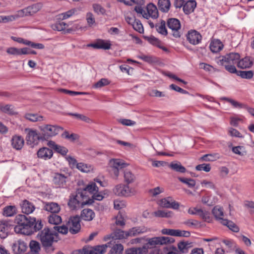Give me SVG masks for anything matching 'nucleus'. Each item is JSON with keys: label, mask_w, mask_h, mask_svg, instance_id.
Returning <instances> with one entry per match:
<instances>
[{"label": "nucleus", "mask_w": 254, "mask_h": 254, "mask_svg": "<svg viewBox=\"0 0 254 254\" xmlns=\"http://www.w3.org/2000/svg\"><path fill=\"white\" fill-rule=\"evenodd\" d=\"M159 205L163 208H172L177 210L179 208L180 203L174 200L172 197L169 196L160 199Z\"/></svg>", "instance_id": "1a4fd4ad"}, {"label": "nucleus", "mask_w": 254, "mask_h": 254, "mask_svg": "<svg viewBox=\"0 0 254 254\" xmlns=\"http://www.w3.org/2000/svg\"><path fill=\"white\" fill-rule=\"evenodd\" d=\"M169 167L173 171L178 173H185L187 171L186 168L178 161L172 162L169 165Z\"/></svg>", "instance_id": "393cba45"}, {"label": "nucleus", "mask_w": 254, "mask_h": 254, "mask_svg": "<svg viewBox=\"0 0 254 254\" xmlns=\"http://www.w3.org/2000/svg\"><path fill=\"white\" fill-rule=\"evenodd\" d=\"M178 180L182 183L186 184L188 187L192 188L195 185V181L190 178L178 177Z\"/></svg>", "instance_id": "a18cd8bd"}, {"label": "nucleus", "mask_w": 254, "mask_h": 254, "mask_svg": "<svg viewBox=\"0 0 254 254\" xmlns=\"http://www.w3.org/2000/svg\"><path fill=\"white\" fill-rule=\"evenodd\" d=\"M67 177L62 174L57 173L55 174L53 183L57 187H63L65 185Z\"/></svg>", "instance_id": "f3484780"}, {"label": "nucleus", "mask_w": 254, "mask_h": 254, "mask_svg": "<svg viewBox=\"0 0 254 254\" xmlns=\"http://www.w3.org/2000/svg\"><path fill=\"white\" fill-rule=\"evenodd\" d=\"M168 27L171 30L174 37L178 38L181 36V23L179 19L175 18H170L166 22Z\"/></svg>", "instance_id": "0eeeda50"}, {"label": "nucleus", "mask_w": 254, "mask_h": 254, "mask_svg": "<svg viewBox=\"0 0 254 254\" xmlns=\"http://www.w3.org/2000/svg\"><path fill=\"white\" fill-rule=\"evenodd\" d=\"M78 190L84 191L83 193H84L86 199H90L88 194L92 195L95 192L98 191V188L94 182L90 183L83 189H79Z\"/></svg>", "instance_id": "2eb2a0df"}, {"label": "nucleus", "mask_w": 254, "mask_h": 254, "mask_svg": "<svg viewBox=\"0 0 254 254\" xmlns=\"http://www.w3.org/2000/svg\"><path fill=\"white\" fill-rule=\"evenodd\" d=\"M35 209V207L32 202L27 200L23 201L22 204H21V209L23 213L26 214H30L33 212Z\"/></svg>", "instance_id": "b1692460"}, {"label": "nucleus", "mask_w": 254, "mask_h": 254, "mask_svg": "<svg viewBox=\"0 0 254 254\" xmlns=\"http://www.w3.org/2000/svg\"><path fill=\"white\" fill-rule=\"evenodd\" d=\"M58 91L60 92H62L64 94H69L71 96H75V95H83V94H87V93H86V92L71 91V90H69L67 89H63V88H60L58 89Z\"/></svg>", "instance_id": "5fc2aeb1"}, {"label": "nucleus", "mask_w": 254, "mask_h": 254, "mask_svg": "<svg viewBox=\"0 0 254 254\" xmlns=\"http://www.w3.org/2000/svg\"><path fill=\"white\" fill-rule=\"evenodd\" d=\"M133 28L140 33H142L144 32V29L142 24L139 20L135 19L133 22L131 24Z\"/></svg>", "instance_id": "49530a36"}, {"label": "nucleus", "mask_w": 254, "mask_h": 254, "mask_svg": "<svg viewBox=\"0 0 254 254\" xmlns=\"http://www.w3.org/2000/svg\"><path fill=\"white\" fill-rule=\"evenodd\" d=\"M26 131H28L26 141L27 144L30 145L31 147L37 145L40 140H44L42 133L38 134L36 130L30 129H26Z\"/></svg>", "instance_id": "423d86ee"}, {"label": "nucleus", "mask_w": 254, "mask_h": 254, "mask_svg": "<svg viewBox=\"0 0 254 254\" xmlns=\"http://www.w3.org/2000/svg\"><path fill=\"white\" fill-rule=\"evenodd\" d=\"M25 118L26 119L33 122L41 121L43 120V117L41 116H39L37 114L27 113L25 115Z\"/></svg>", "instance_id": "c03bdc74"}, {"label": "nucleus", "mask_w": 254, "mask_h": 254, "mask_svg": "<svg viewBox=\"0 0 254 254\" xmlns=\"http://www.w3.org/2000/svg\"><path fill=\"white\" fill-rule=\"evenodd\" d=\"M253 72L252 70L242 71L239 70L237 72V75L241 76L243 78L251 79L253 76Z\"/></svg>", "instance_id": "09e8293b"}, {"label": "nucleus", "mask_w": 254, "mask_h": 254, "mask_svg": "<svg viewBox=\"0 0 254 254\" xmlns=\"http://www.w3.org/2000/svg\"><path fill=\"white\" fill-rule=\"evenodd\" d=\"M159 245L172 244L175 242V239L169 237H158Z\"/></svg>", "instance_id": "3c124183"}, {"label": "nucleus", "mask_w": 254, "mask_h": 254, "mask_svg": "<svg viewBox=\"0 0 254 254\" xmlns=\"http://www.w3.org/2000/svg\"><path fill=\"white\" fill-rule=\"evenodd\" d=\"M221 224L223 225L226 226L230 230L234 232H238L239 231V227L235 224L233 222L228 220V219L222 220Z\"/></svg>", "instance_id": "72a5a7b5"}, {"label": "nucleus", "mask_w": 254, "mask_h": 254, "mask_svg": "<svg viewBox=\"0 0 254 254\" xmlns=\"http://www.w3.org/2000/svg\"><path fill=\"white\" fill-rule=\"evenodd\" d=\"M178 250L181 254H187L192 247V243L188 241H181L178 243Z\"/></svg>", "instance_id": "412c9836"}, {"label": "nucleus", "mask_w": 254, "mask_h": 254, "mask_svg": "<svg viewBox=\"0 0 254 254\" xmlns=\"http://www.w3.org/2000/svg\"><path fill=\"white\" fill-rule=\"evenodd\" d=\"M13 251L17 254H21L25 252L27 249L26 244L23 241H18V244H15L13 246Z\"/></svg>", "instance_id": "bb28decb"}, {"label": "nucleus", "mask_w": 254, "mask_h": 254, "mask_svg": "<svg viewBox=\"0 0 254 254\" xmlns=\"http://www.w3.org/2000/svg\"><path fill=\"white\" fill-rule=\"evenodd\" d=\"M225 67L226 70L232 73H236L239 71L236 69L235 64H220Z\"/></svg>", "instance_id": "052dcab7"}, {"label": "nucleus", "mask_w": 254, "mask_h": 254, "mask_svg": "<svg viewBox=\"0 0 254 254\" xmlns=\"http://www.w3.org/2000/svg\"><path fill=\"white\" fill-rule=\"evenodd\" d=\"M111 243H108L105 245L96 246L92 248L94 254H103L106 250L107 247H110Z\"/></svg>", "instance_id": "e433bc0d"}, {"label": "nucleus", "mask_w": 254, "mask_h": 254, "mask_svg": "<svg viewBox=\"0 0 254 254\" xmlns=\"http://www.w3.org/2000/svg\"><path fill=\"white\" fill-rule=\"evenodd\" d=\"M0 111L10 115H13L15 113L13 106L9 104L0 105Z\"/></svg>", "instance_id": "79ce46f5"}, {"label": "nucleus", "mask_w": 254, "mask_h": 254, "mask_svg": "<svg viewBox=\"0 0 254 254\" xmlns=\"http://www.w3.org/2000/svg\"><path fill=\"white\" fill-rule=\"evenodd\" d=\"M62 137L63 138L68 139L71 141H74L78 138V135L77 134L75 133H71V134H69V132L65 130L62 134Z\"/></svg>", "instance_id": "864d4df0"}, {"label": "nucleus", "mask_w": 254, "mask_h": 254, "mask_svg": "<svg viewBox=\"0 0 254 254\" xmlns=\"http://www.w3.org/2000/svg\"><path fill=\"white\" fill-rule=\"evenodd\" d=\"M67 115L71 116H73L75 117L76 119L84 121L86 123H89L90 121V119L88 117L82 114L69 113L67 114Z\"/></svg>", "instance_id": "4d7b16f0"}, {"label": "nucleus", "mask_w": 254, "mask_h": 254, "mask_svg": "<svg viewBox=\"0 0 254 254\" xmlns=\"http://www.w3.org/2000/svg\"><path fill=\"white\" fill-rule=\"evenodd\" d=\"M158 6L160 10L163 12H167L170 9L171 2L169 0H159Z\"/></svg>", "instance_id": "c756f323"}, {"label": "nucleus", "mask_w": 254, "mask_h": 254, "mask_svg": "<svg viewBox=\"0 0 254 254\" xmlns=\"http://www.w3.org/2000/svg\"><path fill=\"white\" fill-rule=\"evenodd\" d=\"M212 213L216 219L221 223L222 220H225L222 217L224 215L223 209L221 208H218L217 206H215L212 210Z\"/></svg>", "instance_id": "ea45409f"}, {"label": "nucleus", "mask_w": 254, "mask_h": 254, "mask_svg": "<svg viewBox=\"0 0 254 254\" xmlns=\"http://www.w3.org/2000/svg\"><path fill=\"white\" fill-rule=\"evenodd\" d=\"M112 168L122 169L126 166V164L118 159H113L110 161Z\"/></svg>", "instance_id": "a19ab883"}, {"label": "nucleus", "mask_w": 254, "mask_h": 254, "mask_svg": "<svg viewBox=\"0 0 254 254\" xmlns=\"http://www.w3.org/2000/svg\"><path fill=\"white\" fill-rule=\"evenodd\" d=\"M195 169L197 171H204L206 172H208L211 170L210 165L209 164H202L198 165L196 166Z\"/></svg>", "instance_id": "e2e57ef3"}, {"label": "nucleus", "mask_w": 254, "mask_h": 254, "mask_svg": "<svg viewBox=\"0 0 254 254\" xmlns=\"http://www.w3.org/2000/svg\"><path fill=\"white\" fill-rule=\"evenodd\" d=\"M43 209L51 213V214H55L59 213L61 210L60 206L56 202H45Z\"/></svg>", "instance_id": "dca6fc26"}, {"label": "nucleus", "mask_w": 254, "mask_h": 254, "mask_svg": "<svg viewBox=\"0 0 254 254\" xmlns=\"http://www.w3.org/2000/svg\"><path fill=\"white\" fill-rule=\"evenodd\" d=\"M113 237L114 239H123L127 238L128 236L127 235V232L124 231L119 229H116L113 232Z\"/></svg>", "instance_id": "4c0bfd02"}, {"label": "nucleus", "mask_w": 254, "mask_h": 254, "mask_svg": "<svg viewBox=\"0 0 254 254\" xmlns=\"http://www.w3.org/2000/svg\"><path fill=\"white\" fill-rule=\"evenodd\" d=\"M162 234L172 236H176L178 235L177 229H171L164 228L161 230Z\"/></svg>", "instance_id": "680f3d73"}, {"label": "nucleus", "mask_w": 254, "mask_h": 254, "mask_svg": "<svg viewBox=\"0 0 254 254\" xmlns=\"http://www.w3.org/2000/svg\"><path fill=\"white\" fill-rule=\"evenodd\" d=\"M48 218L49 223L55 225L60 224L62 221L61 217L57 213L50 214Z\"/></svg>", "instance_id": "c9c22d12"}, {"label": "nucleus", "mask_w": 254, "mask_h": 254, "mask_svg": "<svg viewBox=\"0 0 254 254\" xmlns=\"http://www.w3.org/2000/svg\"><path fill=\"white\" fill-rule=\"evenodd\" d=\"M253 65V62L250 58L246 57L241 60L238 61L237 66L241 68H249Z\"/></svg>", "instance_id": "7c9ffc66"}, {"label": "nucleus", "mask_w": 254, "mask_h": 254, "mask_svg": "<svg viewBox=\"0 0 254 254\" xmlns=\"http://www.w3.org/2000/svg\"><path fill=\"white\" fill-rule=\"evenodd\" d=\"M114 193L118 196H130L136 193V190L127 185L119 184L113 189Z\"/></svg>", "instance_id": "39448f33"}, {"label": "nucleus", "mask_w": 254, "mask_h": 254, "mask_svg": "<svg viewBox=\"0 0 254 254\" xmlns=\"http://www.w3.org/2000/svg\"><path fill=\"white\" fill-rule=\"evenodd\" d=\"M67 26V25L66 23L62 21H60L53 24L52 28L54 30L62 31L64 30Z\"/></svg>", "instance_id": "37998d69"}, {"label": "nucleus", "mask_w": 254, "mask_h": 254, "mask_svg": "<svg viewBox=\"0 0 254 254\" xmlns=\"http://www.w3.org/2000/svg\"><path fill=\"white\" fill-rule=\"evenodd\" d=\"M15 223L17 226L14 227L15 232L27 235L40 230L43 227L41 220L36 221L34 217L19 214L15 217Z\"/></svg>", "instance_id": "f257e3e1"}, {"label": "nucleus", "mask_w": 254, "mask_h": 254, "mask_svg": "<svg viewBox=\"0 0 254 254\" xmlns=\"http://www.w3.org/2000/svg\"><path fill=\"white\" fill-rule=\"evenodd\" d=\"M125 182L127 185L133 183L136 180V177L129 171H126L124 173Z\"/></svg>", "instance_id": "58836bf2"}, {"label": "nucleus", "mask_w": 254, "mask_h": 254, "mask_svg": "<svg viewBox=\"0 0 254 254\" xmlns=\"http://www.w3.org/2000/svg\"><path fill=\"white\" fill-rule=\"evenodd\" d=\"M110 84V81L106 78H102L96 82L94 86L95 88H101Z\"/></svg>", "instance_id": "69168bd1"}, {"label": "nucleus", "mask_w": 254, "mask_h": 254, "mask_svg": "<svg viewBox=\"0 0 254 254\" xmlns=\"http://www.w3.org/2000/svg\"><path fill=\"white\" fill-rule=\"evenodd\" d=\"M201 35L195 30L189 31L187 35V39L189 42L193 45L199 43L201 40Z\"/></svg>", "instance_id": "f8f14e48"}, {"label": "nucleus", "mask_w": 254, "mask_h": 254, "mask_svg": "<svg viewBox=\"0 0 254 254\" xmlns=\"http://www.w3.org/2000/svg\"><path fill=\"white\" fill-rule=\"evenodd\" d=\"M196 5V3L194 0H189L184 3L183 6V11L186 14H189L193 12Z\"/></svg>", "instance_id": "a878e982"}, {"label": "nucleus", "mask_w": 254, "mask_h": 254, "mask_svg": "<svg viewBox=\"0 0 254 254\" xmlns=\"http://www.w3.org/2000/svg\"><path fill=\"white\" fill-rule=\"evenodd\" d=\"M146 231L145 227L141 228L139 227H135L130 229L127 232V236H134L143 233Z\"/></svg>", "instance_id": "f704fd0d"}, {"label": "nucleus", "mask_w": 254, "mask_h": 254, "mask_svg": "<svg viewBox=\"0 0 254 254\" xmlns=\"http://www.w3.org/2000/svg\"><path fill=\"white\" fill-rule=\"evenodd\" d=\"M147 12H144L143 17L148 19L149 17L156 19L158 17V11L157 7L152 3L148 4L146 6Z\"/></svg>", "instance_id": "ddd939ff"}, {"label": "nucleus", "mask_w": 254, "mask_h": 254, "mask_svg": "<svg viewBox=\"0 0 254 254\" xmlns=\"http://www.w3.org/2000/svg\"><path fill=\"white\" fill-rule=\"evenodd\" d=\"M166 24L167 23L164 20H161L160 22L156 24L155 26L157 31L164 36H167L168 34Z\"/></svg>", "instance_id": "473e14b6"}, {"label": "nucleus", "mask_w": 254, "mask_h": 254, "mask_svg": "<svg viewBox=\"0 0 254 254\" xmlns=\"http://www.w3.org/2000/svg\"><path fill=\"white\" fill-rule=\"evenodd\" d=\"M76 168L80 171L83 172L88 173L91 169H92L91 166L88 165L86 164L83 163H79L76 164Z\"/></svg>", "instance_id": "603ef678"}, {"label": "nucleus", "mask_w": 254, "mask_h": 254, "mask_svg": "<svg viewBox=\"0 0 254 254\" xmlns=\"http://www.w3.org/2000/svg\"><path fill=\"white\" fill-rule=\"evenodd\" d=\"M52 229L54 231L55 230V232H57L58 234L59 233L63 234H66L68 232V228L65 225H63L62 226H55Z\"/></svg>", "instance_id": "bf43d9fd"}, {"label": "nucleus", "mask_w": 254, "mask_h": 254, "mask_svg": "<svg viewBox=\"0 0 254 254\" xmlns=\"http://www.w3.org/2000/svg\"><path fill=\"white\" fill-rule=\"evenodd\" d=\"M58 236L57 232L46 227L38 233L37 238L40 241L44 251L51 254L55 250L54 243L58 242Z\"/></svg>", "instance_id": "f03ea898"}, {"label": "nucleus", "mask_w": 254, "mask_h": 254, "mask_svg": "<svg viewBox=\"0 0 254 254\" xmlns=\"http://www.w3.org/2000/svg\"><path fill=\"white\" fill-rule=\"evenodd\" d=\"M18 16V15H0V23H7L9 21H12L15 20Z\"/></svg>", "instance_id": "6e6d98bb"}, {"label": "nucleus", "mask_w": 254, "mask_h": 254, "mask_svg": "<svg viewBox=\"0 0 254 254\" xmlns=\"http://www.w3.org/2000/svg\"><path fill=\"white\" fill-rule=\"evenodd\" d=\"M92 7L94 12L98 15H104L106 13V9L98 3H93Z\"/></svg>", "instance_id": "de8ad7c7"}, {"label": "nucleus", "mask_w": 254, "mask_h": 254, "mask_svg": "<svg viewBox=\"0 0 254 254\" xmlns=\"http://www.w3.org/2000/svg\"><path fill=\"white\" fill-rule=\"evenodd\" d=\"M21 49H17L15 47L8 48L6 50L7 54L12 55H21Z\"/></svg>", "instance_id": "0e129e2a"}, {"label": "nucleus", "mask_w": 254, "mask_h": 254, "mask_svg": "<svg viewBox=\"0 0 254 254\" xmlns=\"http://www.w3.org/2000/svg\"><path fill=\"white\" fill-rule=\"evenodd\" d=\"M152 214L156 217L168 218L173 216V212L171 211L158 210L153 212Z\"/></svg>", "instance_id": "c85d7f7f"}, {"label": "nucleus", "mask_w": 254, "mask_h": 254, "mask_svg": "<svg viewBox=\"0 0 254 254\" xmlns=\"http://www.w3.org/2000/svg\"><path fill=\"white\" fill-rule=\"evenodd\" d=\"M80 219L81 218L78 215L70 217L69 218L68 221L69 231L72 234H77L80 230Z\"/></svg>", "instance_id": "6e6552de"}, {"label": "nucleus", "mask_w": 254, "mask_h": 254, "mask_svg": "<svg viewBox=\"0 0 254 254\" xmlns=\"http://www.w3.org/2000/svg\"><path fill=\"white\" fill-rule=\"evenodd\" d=\"M217 154H207L203 155L200 159L204 161H213L217 158Z\"/></svg>", "instance_id": "13d9d810"}, {"label": "nucleus", "mask_w": 254, "mask_h": 254, "mask_svg": "<svg viewBox=\"0 0 254 254\" xmlns=\"http://www.w3.org/2000/svg\"><path fill=\"white\" fill-rule=\"evenodd\" d=\"M164 191V189L159 187H156L154 189H150L149 192L152 194V196L154 197Z\"/></svg>", "instance_id": "338daca9"}, {"label": "nucleus", "mask_w": 254, "mask_h": 254, "mask_svg": "<svg viewBox=\"0 0 254 254\" xmlns=\"http://www.w3.org/2000/svg\"><path fill=\"white\" fill-rule=\"evenodd\" d=\"M223 99L231 103L232 105L235 108H243L245 107V105L239 103L233 99L227 97H224Z\"/></svg>", "instance_id": "8fccbe9b"}, {"label": "nucleus", "mask_w": 254, "mask_h": 254, "mask_svg": "<svg viewBox=\"0 0 254 254\" xmlns=\"http://www.w3.org/2000/svg\"><path fill=\"white\" fill-rule=\"evenodd\" d=\"M74 13V10H69L59 15V19L64 20L72 16Z\"/></svg>", "instance_id": "774afa93"}, {"label": "nucleus", "mask_w": 254, "mask_h": 254, "mask_svg": "<svg viewBox=\"0 0 254 254\" xmlns=\"http://www.w3.org/2000/svg\"><path fill=\"white\" fill-rule=\"evenodd\" d=\"M223 45L222 42L218 40L212 41L210 44V49L213 53L219 52L223 48Z\"/></svg>", "instance_id": "cd10ccee"}, {"label": "nucleus", "mask_w": 254, "mask_h": 254, "mask_svg": "<svg viewBox=\"0 0 254 254\" xmlns=\"http://www.w3.org/2000/svg\"><path fill=\"white\" fill-rule=\"evenodd\" d=\"M84 191L77 189L75 194H72L68 202V205L70 209L76 210L83 207L85 205L92 204V199H86Z\"/></svg>", "instance_id": "7ed1b4c3"}, {"label": "nucleus", "mask_w": 254, "mask_h": 254, "mask_svg": "<svg viewBox=\"0 0 254 254\" xmlns=\"http://www.w3.org/2000/svg\"><path fill=\"white\" fill-rule=\"evenodd\" d=\"M111 45L110 43L106 42L105 40L102 39H98L96 42L88 45V46L92 47L95 49H102L104 50L110 49L111 48Z\"/></svg>", "instance_id": "aec40b11"}, {"label": "nucleus", "mask_w": 254, "mask_h": 254, "mask_svg": "<svg viewBox=\"0 0 254 254\" xmlns=\"http://www.w3.org/2000/svg\"><path fill=\"white\" fill-rule=\"evenodd\" d=\"M41 8L42 4L36 3L19 11L18 14L20 16L32 15L39 11Z\"/></svg>", "instance_id": "9b49d317"}, {"label": "nucleus", "mask_w": 254, "mask_h": 254, "mask_svg": "<svg viewBox=\"0 0 254 254\" xmlns=\"http://www.w3.org/2000/svg\"><path fill=\"white\" fill-rule=\"evenodd\" d=\"M42 137L44 140H48L49 138L58 134L63 128L50 125H44L40 127Z\"/></svg>", "instance_id": "20e7f679"}, {"label": "nucleus", "mask_w": 254, "mask_h": 254, "mask_svg": "<svg viewBox=\"0 0 254 254\" xmlns=\"http://www.w3.org/2000/svg\"><path fill=\"white\" fill-rule=\"evenodd\" d=\"M95 214L94 211L90 209H84L80 214V218L84 221H90L95 217Z\"/></svg>", "instance_id": "5701e85b"}, {"label": "nucleus", "mask_w": 254, "mask_h": 254, "mask_svg": "<svg viewBox=\"0 0 254 254\" xmlns=\"http://www.w3.org/2000/svg\"><path fill=\"white\" fill-rule=\"evenodd\" d=\"M37 155L39 158L47 160L52 157L53 152L52 149L48 147H43L38 150Z\"/></svg>", "instance_id": "4468645a"}, {"label": "nucleus", "mask_w": 254, "mask_h": 254, "mask_svg": "<svg viewBox=\"0 0 254 254\" xmlns=\"http://www.w3.org/2000/svg\"><path fill=\"white\" fill-rule=\"evenodd\" d=\"M17 209L14 205H9L3 209V215L6 217H11L16 213Z\"/></svg>", "instance_id": "2f4dec72"}, {"label": "nucleus", "mask_w": 254, "mask_h": 254, "mask_svg": "<svg viewBox=\"0 0 254 254\" xmlns=\"http://www.w3.org/2000/svg\"><path fill=\"white\" fill-rule=\"evenodd\" d=\"M12 227V225L8 222L1 221L0 222V238L1 239L5 238L9 230Z\"/></svg>", "instance_id": "a211bd4d"}, {"label": "nucleus", "mask_w": 254, "mask_h": 254, "mask_svg": "<svg viewBox=\"0 0 254 254\" xmlns=\"http://www.w3.org/2000/svg\"><path fill=\"white\" fill-rule=\"evenodd\" d=\"M11 142L13 148L16 150H20L23 146L24 143L23 138L21 136L19 135L13 136Z\"/></svg>", "instance_id": "4be33fe9"}, {"label": "nucleus", "mask_w": 254, "mask_h": 254, "mask_svg": "<svg viewBox=\"0 0 254 254\" xmlns=\"http://www.w3.org/2000/svg\"><path fill=\"white\" fill-rule=\"evenodd\" d=\"M240 59L239 54L237 53H231L223 56L219 60V64H236L238 63Z\"/></svg>", "instance_id": "9d476101"}, {"label": "nucleus", "mask_w": 254, "mask_h": 254, "mask_svg": "<svg viewBox=\"0 0 254 254\" xmlns=\"http://www.w3.org/2000/svg\"><path fill=\"white\" fill-rule=\"evenodd\" d=\"M47 144L50 148L63 156L68 152V149L66 147L58 145L53 141H49Z\"/></svg>", "instance_id": "6ab92c4d"}]
</instances>
